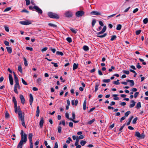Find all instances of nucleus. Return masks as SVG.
<instances>
[{
	"label": "nucleus",
	"instance_id": "1",
	"mask_svg": "<svg viewBox=\"0 0 148 148\" xmlns=\"http://www.w3.org/2000/svg\"><path fill=\"white\" fill-rule=\"evenodd\" d=\"M23 131L22 130L21 133V138L19 143L23 144V143H25L27 141V134L25 133L23 134Z\"/></svg>",
	"mask_w": 148,
	"mask_h": 148
},
{
	"label": "nucleus",
	"instance_id": "2",
	"mask_svg": "<svg viewBox=\"0 0 148 148\" xmlns=\"http://www.w3.org/2000/svg\"><path fill=\"white\" fill-rule=\"evenodd\" d=\"M48 15L49 17L53 18L58 19L59 18V16L57 14L52 12H48Z\"/></svg>",
	"mask_w": 148,
	"mask_h": 148
},
{
	"label": "nucleus",
	"instance_id": "3",
	"mask_svg": "<svg viewBox=\"0 0 148 148\" xmlns=\"http://www.w3.org/2000/svg\"><path fill=\"white\" fill-rule=\"evenodd\" d=\"M135 136L137 137L140 139H144L145 137V135L144 133L140 134L138 132H135Z\"/></svg>",
	"mask_w": 148,
	"mask_h": 148
},
{
	"label": "nucleus",
	"instance_id": "4",
	"mask_svg": "<svg viewBox=\"0 0 148 148\" xmlns=\"http://www.w3.org/2000/svg\"><path fill=\"white\" fill-rule=\"evenodd\" d=\"M12 101L14 103V110L15 112L16 113H17V103L15 97H13L12 98Z\"/></svg>",
	"mask_w": 148,
	"mask_h": 148
},
{
	"label": "nucleus",
	"instance_id": "5",
	"mask_svg": "<svg viewBox=\"0 0 148 148\" xmlns=\"http://www.w3.org/2000/svg\"><path fill=\"white\" fill-rule=\"evenodd\" d=\"M84 14V12L82 10L78 11L75 13V15L77 17H81Z\"/></svg>",
	"mask_w": 148,
	"mask_h": 148
},
{
	"label": "nucleus",
	"instance_id": "6",
	"mask_svg": "<svg viewBox=\"0 0 148 148\" xmlns=\"http://www.w3.org/2000/svg\"><path fill=\"white\" fill-rule=\"evenodd\" d=\"M34 8L35 10L39 13L42 14V10L37 6H34Z\"/></svg>",
	"mask_w": 148,
	"mask_h": 148
},
{
	"label": "nucleus",
	"instance_id": "7",
	"mask_svg": "<svg viewBox=\"0 0 148 148\" xmlns=\"http://www.w3.org/2000/svg\"><path fill=\"white\" fill-rule=\"evenodd\" d=\"M20 23L21 24L25 25H28L31 23V22L29 21H20Z\"/></svg>",
	"mask_w": 148,
	"mask_h": 148
},
{
	"label": "nucleus",
	"instance_id": "8",
	"mask_svg": "<svg viewBox=\"0 0 148 148\" xmlns=\"http://www.w3.org/2000/svg\"><path fill=\"white\" fill-rule=\"evenodd\" d=\"M20 98L21 103L24 104L25 103V100L23 95H20Z\"/></svg>",
	"mask_w": 148,
	"mask_h": 148
},
{
	"label": "nucleus",
	"instance_id": "9",
	"mask_svg": "<svg viewBox=\"0 0 148 148\" xmlns=\"http://www.w3.org/2000/svg\"><path fill=\"white\" fill-rule=\"evenodd\" d=\"M9 78L10 84L11 85H12L13 84V78L12 75L10 74H9Z\"/></svg>",
	"mask_w": 148,
	"mask_h": 148
},
{
	"label": "nucleus",
	"instance_id": "10",
	"mask_svg": "<svg viewBox=\"0 0 148 148\" xmlns=\"http://www.w3.org/2000/svg\"><path fill=\"white\" fill-rule=\"evenodd\" d=\"M65 16L67 17H71L72 16V14L71 12H67L65 14Z\"/></svg>",
	"mask_w": 148,
	"mask_h": 148
},
{
	"label": "nucleus",
	"instance_id": "11",
	"mask_svg": "<svg viewBox=\"0 0 148 148\" xmlns=\"http://www.w3.org/2000/svg\"><path fill=\"white\" fill-rule=\"evenodd\" d=\"M90 14L92 15H101V13L98 12L96 11H93L90 12Z\"/></svg>",
	"mask_w": 148,
	"mask_h": 148
},
{
	"label": "nucleus",
	"instance_id": "12",
	"mask_svg": "<svg viewBox=\"0 0 148 148\" xmlns=\"http://www.w3.org/2000/svg\"><path fill=\"white\" fill-rule=\"evenodd\" d=\"M100 85V83L99 82H97L95 84V92H96L98 89V87Z\"/></svg>",
	"mask_w": 148,
	"mask_h": 148
},
{
	"label": "nucleus",
	"instance_id": "13",
	"mask_svg": "<svg viewBox=\"0 0 148 148\" xmlns=\"http://www.w3.org/2000/svg\"><path fill=\"white\" fill-rule=\"evenodd\" d=\"M18 115L19 118L20 119L21 121L23 119H24V115H22V112H19V113H18Z\"/></svg>",
	"mask_w": 148,
	"mask_h": 148
},
{
	"label": "nucleus",
	"instance_id": "14",
	"mask_svg": "<svg viewBox=\"0 0 148 148\" xmlns=\"http://www.w3.org/2000/svg\"><path fill=\"white\" fill-rule=\"evenodd\" d=\"M29 97L30 99L29 101L30 104V105H32L33 101V98L32 95L31 94H29Z\"/></svg>",
	"mask_w": 148,
	"mask_h": 148
},
{
	"label": "nucleus",
	"instance_id": "15",
	"mask_svg": "<svg viewBox=\"0 0 148 148\" xmlns=\"http://www.w3.org/2000/svg\"><path fill=\"white\" fill-rule=\"evenodd\" d=\"M44 123V119L42 117L41 118L40 120V122L39 125L41 128L42 127Z\"/></svg>",
	"mask_w": 148,
	"mask_h": 148
},
{
	"label": "nucleus",
	"instance_id": "16",
	"mask_svg": "<svg viewBox=\"0 0 148 148\" xmlns=\"http://www.w3.org/2000/svg\"><path fill=\"white\" fill-rule=\"evenodd\" d=\"M33 136L32 134V133H29L28 135V138L29 139L30 143L32 142V137Z\"/></svg>",
	"mask_w": 148,
	"mask_h": 148
},
{
	"label": "nucleus",
	"instance_id": "17",
	"mask_svg": "<svg viewBox=\"0 0 148 148\" xmlns=\"http://www.w3.org/2000/svg\"><path fill=\"white\" fill-rule=\"evenodd\" d=\"M126 81L127 82H129L131 83V84H130V86H133L134 84V83L133 80H130L128 79L126 80Z\"/></svg>",
	"mask_w": 148,
	"mask_h": 148
},
{
	"label": "nucleus",
	"instance_id": "18",
	"mask_svg": "<svg viewBox=\"0 0 148 148\" xmlns=\"http://www.w3.org/2000/svg\"><path fill=\"white\" fill-rule=\"evenodd\" d=\"M6 49H7V51L9 53H11L12 52V48L10 47H7Z\"/></svg>",
	"mask_w": 148,
	"mask_h": 148
},
{
	"label": "nucleus",
	"instance_id": "19",
	"mask_svg": "<svg viewBox=\"0 0 148 148\" xmlns=\"http://www.w3.org/2000/svg\"><path fill=\"white\" fill-rule=\"evenodd\" d=\"M40 113V109L39 108L38 106L37 108V110L36 111V116L37 117H38L39 116Z\"/></svg>",
	"mask_w": 148,
	"mask_h": 148
},
{
	"label": "nucleus",
	"instance_id": "20",
	"mask_svg": "<svg viewBox=\"0 0 148 148\" xmlns=\"http://www.w3.org/2000/svg\"><path fill=\"white\" fill-rule=\"evenodd\" d=\"M131 102L132 103L130 104L129 106V107L130 108H132L134 107L135 105V102L134 100H132L131 101Z\"/></svg>",
	"mask_w": 148,
	"mask_h": 148
},
{
	"label": "nucleus",
	"instance_id": "21",
	"mask_svg": "<svg viewBox=\"0 0 148 148\" xmlns=\"http://www.w3.org/2000/svg\"><path fill=\"white\" fill-rule=\"evenodd\" d=\"M78 64H76L75 63H74L73 65V70H74L78 68Z\"/></svg>",
	"mask_w": 148,
	"mask_h": 148
},
{
	"label": "nucleus",
	"instance_id": "22",
	"mask_svg": "<svg viewBox=\"0 0 148 148\" xmlns=\"http://www.w3.org/2000/svg\"><path fill=\"white\" fill-rule=\"evenodd\" d=\"M16 88H18L19 89L20 88V85L19 84L18 82H15V84L14 85V87H15Z\"/></svg>",
	"mask_w": 148,
	"mask_h": 148
},
{
	"label": "nucleus",
	"instance_id": "23",
	"mask_svg": "<svg viewBox=\"0 0 148 148\" xmlns=\"http://www.w3.org/2000/svg\"><path fill=\"white\" fill-rule=\"evenodd\" d=\"M133 118V116H132L129 118L128 120H129V121L127 123V125H128L130 124L131 121L132 120V119Z\"/></svg>",
	"mask_w": 148,
	"mask_h": 148
},
{
	"label": "nucleus",
	"instance_id": "24",
	"mask_svg": "<svg viewBox=\"0 0 148 148\" xmlns=\"http://www.w3.org/2000/svg\"><path fill=\"white\" fill-rule=\"evenodd\" d=\"M141 107V103L140 102H138L137 104L136 108L138 109Z\"/></svg>",
	"mask_w": 148,
	"mask_h": 148
},
{
	"label": "nucleus",
	"instance_id": "25",
	"mask_svg": "<svg viewBox=\"0 0 148 148\" xmlns=\"http://www.w3.org/2000/svg\"><path fill=\"white\" fill-rule=\"evenodd\" d=\"M83 48V49L85 51H87L89 49V48L86 45L84 46Z\"/></svg>",
	"mask_w": 148,
	"mask_h": 148
},
{
	"label": "nucleus",
	"instance_id": "26",
	"mask_svg": "<svg viewBox=\"0 0 148 148\" xmlns=\"http://www.w3.org/2000/svg\"><path fill=\"white\" fill-rule=\"evenodd\" d=\"M62 127L60 126H58V132L60 134L62 132Z\"/></svg>",
	"mask_w": 148,
	"mask_h": 148
},
{
	"label": "nucleus",
	"instance_id": "27",
	"mask_svg": "<svg viewBox=\"0 0 148 148\" xmlns=\"http://www.w3.org/2000/svg\"><path fill=\"white\" fill-rule=\"evenodd\" d=\"M122 27V25L121 24H118L117 25L116 28V29L118 30H120L121 29Z\"/></svg>",
	"mask_w": 148,
	"mask_h": 148
},
{
	"label": "nucleus",
	"instance_id": "28",
	"mask_svg": "<svg viewBox=\"0 0 148 148\" xmlns=\"http://www.w3.org/2000/svg\"><path fill=\"white\" fill-rule=\"evenodd\" d=\"M95 119H93L91 120L90 121H88L87 123L89 125H91L92 123L95 121Z\"/></svg>",
	"mask_w": 148,
	"mask_h": 148
},
{
	"label": "nucleus",
	"instance_id": "29",
	"mask_svg": "<svg viewBox=\"0 0 148 148\" xmlns=\"http://www.w3.org/2000/svg\"><path fill=\"white\" fill-rule=\"evenodd\" d=\"M5 117L6 118H8L10 117V115L7 111H6L5 113Z\"/></svg>",
	"mask_w": 148,
	"mask_h": 148
},
{
	"label": "nucleus",
	"instance_id": "30",
	"mask_svg": "<svg viewBox=\"0 0 148 148\" xmlns=\"http://www.w3.org/2000/svg\"><path fill=\"white\" fill-rule=\"evenodd\" d=\"M86 142L84 140H81L80 142V144L82 146H84L86 143Z\"/></svg>",
	"mask_w": 148,
	"mask_h": 148
},
{
	"label": "nucleus",
	"instance_id": "31",
	"mask_svg": "<svg viewBox=\"0 0 148 148\" xmlns=\"http://www.w3.org/2000/svg\"><path fill=\"white\" fill-rule=\"evenodd\" d=\"M48 25L50 26L53 27H57V25H56L53 24H52V23H49L48 24Z\"/></svg>",
	"mask_w": 148,
	"mask_h": 148
},
{
	"label": "nucleus",
	"instance_id": "32",
	"mask_svg": "<svg viewBox=\"0 0 148 148\" xmlns=\"http://www.w3.org/2000/svg\"><path fill=\"white\" fill-rule=\"evenodd\" d=\"M110 81V79H104L103 80L102 82L104 83H108Z\"/></svg>",
	"mask_w": 148,
	"mask_h": 148
},
{
	"label": "nucleus",
	"instance_id": "33",
	"mask_svg": "<svg viewBox=\"0 0 148 148\" xmlns=\"http://www.w3.org/2000/svg\"><path fill=\"white\" fill-rule=\"evenodd\" d=\"M56 54L58 55H60L61 56H63L64 55V54L62 52L59 51L56 52Z\"/></svg>",
	"mask_w": 148,
	"mask_h": 148
},
{
	"label": "nucleus",
	"instance_id": "34",
	"mask_svg": "<svg viewBox=\"0 0 148 148\" xmlns=\"http://www.w3.org/2000/svg\"><path fill=\"white\" fill-rule=\"evenodd\" d=\"M70 29L72 32H73L75 34H76L77 33V29L75 30L74 29H73L72 28H70Z\"/></svg>",
	"mask_w": 148,
	"mask_h": 148
},
{
	"label": "nucleus",
	"instance_id": "35",
	"mask_svg": "<svg viewBox=\"0 0 148 148\" xmlns=\"http://www.w3.org/2000/svg\"><path fill=\"white\" fill-rule=\"evenodd\" d=\"M116 38V36L115 35H113L111 36V38L110 39V40L111 41H113Z\"/></svg>",
	"mask_w": 148,
	"mask_h": 148
},
{
	"label": "nucleus",
	"instance_id": "36",
	"mask_svg": "<svg viewBox=\"0 0 148 148\" xmlns=\"http://www.w3.org/2000/svg\"><path fill=\"white\" fill-rule=\"evenodd\" d=\"M23 60L24 61V64L25 66H27L28 65L27 61L26 58L25 57L23 58Z\"/></svg>",
	"mask_w": 148,
	"mask_h": 148
},
{
	"label": "nucleus",
	"instance_id": "37",
	"mask_svg": "<svg viewBox=\"0 0 148 148\" xmlns=\"http://www.w3.org/2000/svg\"><path fill=\"white\" fill-rule=\"evenodd\" d=\"M107 35V34L105 33L103 35L97 36L99 37L100 38H102L105 37Z\"/></svg>",
	"mask_w": 148,
	"mask_h": 148
},
{
	"label": "nucleus",
	"instance_id": "38",
	"mask_svg": "<svg viewBox=\"0 0 148 148\" xmlns=\"http://www.w3.org/2000/svg\"><path fill=\"white\" fill-rule=\"evenodd\" d=\"M96 20L93 19L92 20V25L93 27L94 26L95 23H96Z\"/></svg>",
	"mask_w": 148,
	"mask_h": 148
},
{
	"label": "nucleus",
	"instance_id": "39",
	"mask_svg": "<svg viewBox=\"0 0 148 148\" xmlns=\"http://www.w3.org/2000/svg\"><path fill=\"white\" fill-rule=\"evenodd\" d=\"M11 7H9L5 9V10H4L3 12H6L10 10H11Z\"/></svg>",
	"mask_w": 148,
	"mask_h": 148
},
{
	"label": "nucleus",
	"instance_id": "40",
	"mask_svg": "<svg viewBox=\"0 0 148 148\" xmlns=\"http://www.w3.org/2000/svg\"><path fill=\"white\" fill-rule=\"evenodd\" d=\"M17 113H19V112H22V111L21 110L20 106H18V107H17Z\"/></svg>",
	"mask_w": 148,
	"mask_h": 148
},
{
	"label": "nucleus",
	"instance_id": "41",
	"mask_svg": "<svg viewBox=\"0 0 148 148\" xmlns=\"http://www.w3.org/2000/svg\"><path fill=\"white\" fill-rule=\"evenodd\" d=\"M131 113V112L130 111H128L125 114V116H127L129 114Z\"/></svg>",
	"mask_w": 148,
	"mask_h": 148
},
{
	"label": "nucleus",
	"instance_id": "42",
	"mask_svg": "<svg viewBox=\"0 0 148 148\" xmlns=\"http://www.w3.org/2000/svg\"><path fill=\"white\" fill-rule=\"evenodd\" d=\"M119 80L117 79V81L114 82L113 83L116 85H119L120 84V83L119 82Z\"/></svg>",
	"mask_w": 148,
	"mask_h": 148
},
{
	"label": "nucleus",
	"instance_id": "43",
	"mask_svg": "<svg viewBox=\"0 0 148 148\" xmlns=\"http://www.w3.org/2000/svg\"><path fill=\"white\" fill-rule=\"evenodd\" d=\"M83 108L84 110H85L86 109V101L85 100L83 103Z\"/></svg>",
	"mask_w": 148,
	"mask_h": 148
},
{
	"label": "nucleus",
	"instance_id": "44",
	"mask_svg": "<svg viewBox=\"0 0 148 148\" xmlns=\"http://www.w3.org/2000/svg\"><path fill=\"white\" fill-rule=\"evenodd\" d=\"M22 121V125L24 127H26V126L25 125V121H24V119H23L21 121Z\"/></svg>",
	"mask_w": 148,
	"mask_h": 148
},
{
	"label": "nucleus",
	"instance_id": "45",
	"mask_svg": "<svg viewBox=\"0 0 148 148\" xmlns=\"http://www.w3.org/2000/svg\"><path fill=\"white\" fill-rule=\"evenodd\" d=\"M148 20L147 18H145L143 20V23L145 24H147L148 23Z\"/></svg>",
	"mask_w": 148,
	"mask_h": 148
},
{
	"label": "nucleus",
	"instance_id": "46",
	"mask_svg": "<svg viewBox=\"0 0 148 148\" xmlns=\"http://www.w3.org/2000/svg\"><path fill=\"white\" fill-rule=\"evenodd\" d=\"M66 40L69 43H70L72 42L71 38L70 37H67L66 38Z\"/></svg>",
	"mask_w": 148,
	"mask_h": 148
},
{
	"label": "nucleus",
	"instance_id": "47",
	"mask_svg": "<svg viewBox=\"0 0 148 148\" xmlns=\"http://www.w3.org/2000/svg\"><path fill=\"white\" fill-rule=\"evenodd\" d=\"M138 119L137 117L135 118L133 120L132 123L133 124H135L136 123V121Z\"/></svg>",
	"mask_w": 148,
	"mask_h": 148
},
{
	"label": "nucleus",
	"instance_id": "48",
	"mask_svg": "<svg viewBox=\"0 0 148 148\" xmlns=\"http://www.w3.org/2000/svg\"><path fill=\"white\" fill-rule=\"evenodd\" d=\"M26 49L27 50H30V51H32L33 50V49L32 47H26Z\"/></svg>",
	"mask_w": 148,
	"mask_h": 148
},
{
	"label": "nucleus",
	"instance_id": "49",
	"mask_svg": "<svg viewBox=\"0 0 148 148\" xmlns=\"http://www.w3.org/2000/svg\"><path fill=\"white\" fill-rule=\"evenodd\" d=\"M79 139L77 138L75 142V146L77 145L78 144V142L79 141Z\"/></svg>",
	"mask_w": 148,
	"mask_h": 148
},
{
	"label": "nucleus",
	"instance_id": "50",
	"mask_svg": "<svg viewBox=\"0 0 148 148\" xmlns=\"http://www.w3.org/2000/svg\"><path fill=\"white\" fill-rule=\"evenodd\" d=\"M123 73H125L126 74L128 75L130 73V72L128 71L123 70Z\"/></svg>",
	"mask_w": 148,
	"mask_h": 148
},
{
	"label": "nucleus",
	"instance_id": "51",
	"mask_svg": "<svg viewBox=\"0 0 148 148\" xmlns=\"http://www.w3.org/2000/svg\"><path fill=\"white\" fill-rule=\"evenodd\" d=\"M21 79L22 83L24 84L25 85H27V82H26L23 78Z\"/></svg>",
	"mask_w": 148,
	"mask_h": 148
},
{
	"label": "nucleus",
	"instance_id": "52",
	"mask_svg": "<svg viewBox=\"0 0 148 148\" xmlns=\"http://www.w3.org/2000/svg\"><path fill=\"white\" fill-rule=\"evenodd\" d=\"M41 79L40 78H38L37 80V83L39 84H40L41 82Z\"/></svg>",
	"mask_w": 148,
	"mask_h": 148
},
{
	"label": "nucleus",
	"instance_id": "53",
	"mask_svg": "<svg viewBox=\"0 0 148 148\" xmlns=\"http://www.w3.org/2000/svg\"><path fill=\"white\" fill-rule=\"evenodd\" d=\"M51 63L52 64H53V65H54V67H58V64H57V63H54V62H51Z\"/></svg>",
	"mask_w": 148,
	"mask_h": 148
},
{
	"label": "nucleus",
	"instance_id": "54",
	"mask_svg": "<svg viewBox=\"0 0 148 148\" xmlns=\"http://www.w3.org/2000/svg\"><path fill=\"white\" fill-rule=\"evenodd\" d=\"M72 115L73 117L72 119H74L75 118V113L74 112H72Z\"/></svg>",
	"mask_w": 148,
	"mask_h": 148
},
{
	"label": "nucleus",
	"instance_id": "55",
	"mask_svg": "<svg viewBox=\"0 0 148 148\" xmlns=\"http://www.w3.org/2000/svg\"><path fill=\"white\" fill-rule=\"evenodd\" d=\"M77 138L79 140L80 139H82L84 138V136L82 135H80L79 136H77Z\"/></svg>",
	"mask_w": 148,
	"mask_h": 148
},
{
	"label": "nucleus",
	"instance_id": "56",
	"mask_svg": "<svg viewBox=\"0 0 148 148\" xmlns=\"http://www.w3.org/2000/svg\"><path fill=\"white\" fill-rule=\"evenodd\" d=\"M23 145L22 144L18 143L17 146V148H22Z\"/></svg>",
	"mask_w": 148,
	"mask_h": 148
},
{
	"label": "nucleus",
	"instance_id": "57",
	"mask_svg": "<svg viewBox=\"0 0 148 148\" xmlns=\"http://www.w3.org/2000/svg\"><path fill=\"white\" fill-rule=\"evenodd\" d=\"M18 70L19 71L21 72V73L22 72V67L21 66H18Z\"/></svg>",
	"mask_w": 148,
	"mask_h": 148
},
{
	"label": "nucleus",
	"instance_id": "58",
	"mask_svg": "<svg viewBox=\"0 0 148 148\" xmlns=\"http://www.w3.org/2000/svg\"><path fill=\"white\" fill-rule=\"evenodd\" d=\"M26 2V5H28L30 4V1L29 0H25Z\"/></svg>",
	"mask_w": 148,
	"mask_h": 148
},
{
	"label": "nucleus",
	"instance_id": "59",
	"mask_svg": "<svg viewBox=\"0 0 148 148\" xmlns=\"http://www.w3.org/2000/svg\"><path fill=\"white\" fill-rule=\"evenodd\" d=\"M69 120H70L72 121L73 122H74L75 123H77L79 122V121H75L74 120V119H72L71 118H70L69 119Z\"/></svg>",
	"mask_w": 148,
	"mask_h": 148
},
{
	"label": "nucleus",
	"instance_id": "60",
	"mask_svg": "<svg viewBox=\"0 0 148 148\" xmlns=\"http://www.w3.org/2000/svg\"><path fill=\"white\" fill-rule=\"evenodd\" d=\"M21 12H26L27 13H29V12L27 11V10H26V9H23V10L21 11Z\"/></svg>",
	"mask_w": 148,
	"mask_h": 148
},
{
	"label": "nucleus",
	"instance_id": "61",
	"mask_svg": "<svg viewBox=\"0 0 148 148\" xmlns=\"http://www.w3.org/2000/svg\"><path fill=\"white\" fill-rule=\"evenodd\" d=\"M125 124H124L119 129V131H121L123 129V127H124V126H125Z\"/></svg>",
	"mask_w": 148,
	"mask_h": 148
},
{
	"label": "nucleus",
	"instance_id": "62",
	"mask_svg": "<svg viewBox=\"0 0 148 148\" xmlns=\"http://www.w3.org/2000/svg\"><path fill=\"white\" fill-rule=\"evenodd\" d=\"M138 94H139L138 92H136L134 94V97L135 98H136L137 97Z\"/></svg>",
	"mask_w": 148,
	"mask_h": 148
},
{
	"label": "nucleus",
	"instance_id": "63",
	"mask_svg": "<svg viewBox=\"0 0 148 148\" xmlns=\"http://www.w3.org/2000/svg\"><path fill=\"white\" fill-rule=\"evenodd\" d=\"M4 43L6 46L9 45V43L8 41L5 40L4 42Z\"/></svg>",
	"mask_w": 148,
	"mask_h": 148
},
{
	"label": "nucleus",
	"instance_id": "64",
	"mask_svg": "<svg viewBox=\"0 0 148 148\" xmlns=\"http://www.w3.org/2000/svg\"><path fill=\"white\" fill-rule=\"evenodd\" d=\"M4 28H5V30L7 32H9V28L7 27H6V26H5L4 27Z\"/></svg>",
	"mask_w": 148,
	"mask_h": 148
}]
</instances>
